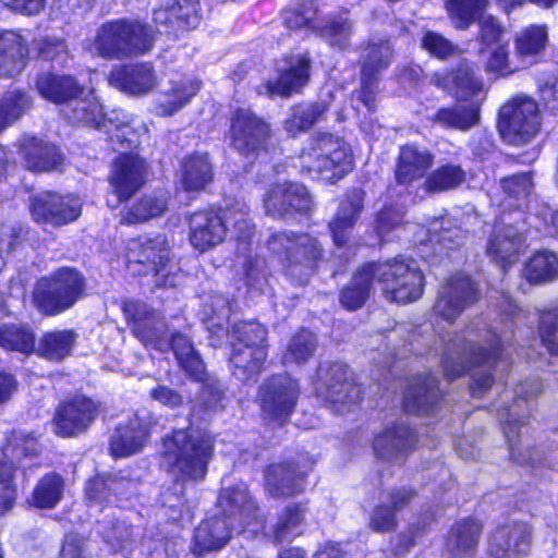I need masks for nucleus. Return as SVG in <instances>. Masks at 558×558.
<instances>
[{
    "mask_svg": "<svg viewBox=\"0 0 558 558\" xmlns=\"http://www.w3.org/2000/svg\"><path fill=\"white\" fill-rule=\"evenodd\" d=\"M215 441L207 432L177 429L162 439L161 463L182 483L203 482L214 457Z\"/></svg>",
    "mask_w": 558,
    "mask_h": 558,
    "instance_id": "obj_1",
    "label": "nucleus"
},
{
    "mask_svg": "<svg viewBox=\"0 0 558 558\" xmlns=\"http://www.w3.org/2000/svg\"><path fill=\"white\" fill-rule=\"evenodd\" d=\"M499 354L500 339L495 333L486 347L464 336L454 335L448 340L441 361L445 376L452 380L473 368L470 389L474 397H481L494 383L492 369Z\"/></svg>",
    "mask_w": 558,
    "mask_h": 558,
    "instance_id": "obj_2",
    "label": "nucleus"
},
{
    "mask_svg": "<svg viewBox=\"0 0 558 558\" xmlns=\"http://www.w3.org/2000/svg\"><path fill=\"white\" fill-rule=\"evenodd\" d=\"M65 105L63 114L70 122L104 130L112 142H120L122 147L124 142L128 143L125 147L137 143L134 128L131 126L133 121L124 112L117 110L105 116L101 105L92 92L75 95Z\"/></svg>",
    "mask_w": 558,
    "mask_h": 558,
    "instance_id": "obj_3",
    "label": "nucleus"
},
{
    "mask_svg": "<svg viewBox=\"0 0 558 558\" xmlns=\"http://www.w3.org/2000/svg\"><path fill=\"white\" fill-rule=\"evenodd\" d=\"M154 40V32L145 24L118 20L98 29L92 50L106 59H122L149 51Z\"/></svg>",
    "mask_w": 558,
    "mask_h": 558,
    "instance_id": "obj_4",
    "label": "nucleus"
},
{
    "mask_svg": "<svg viewBox=\"0 0 558 558\" xmlns=\"http://www.w3.org/2000/svg\"><path fill=\"white\" fill-rule=\"evenodd\" d=\"M85 279L74 268L62 267L39 279L33 290V304L45 316H57L84 295Z\"/></svg>",
    "mask_w": 558,
    "mask_h": 558,
    "instance_id": "obj_5",
    "label": "nucleus"
},
{
    "mask_svg": "<svg viewBox=\"0 0 558 558\" xmlns=\"http://www.w3.org/2000/svg\"><path fill=\"white\" fill-rule=\"evenodd\" d=\"M302 168L318 180L333 183L352 169V156L347 143L331 134H319L301 155Z\"/></svg>",
    "mask_w": 558,
    "mask_h": 558,
    "instance_id": "obj_6",
    "label": "nucleus"
},
{
    "mask_svg": "<svg viewBox=\"0 0 558 558\" xmlns=\"http://www.w3.org/2000/svg\"><path fill=\"white\" fill-rule=\"evenodd\" d=\"M267 245L272 253L284 256L287 274L301 284L307 282L324 254L320 242L308 233H275Z\"/></svg>",
    "mask_w": 558,
    "mask_h": 558,
    "instance_id": "obj_7",
    "label": "nucleus"
},
{
    "mask_svg": "<svg viewBox=\"0 0 558 558\" xmlns=\"http://www.w3.org/2000/svg\"><path fill=\"white\" fill-rule=\"evenodd\" d=\"M371 265L375 282L381 286L389 302L405 304L421 298L424 276L416 260L400 256L383 264Z\"/></svg>",
    "mask_w": 558,
    "mask_h": 558,
    "instance_id": "obj_8",
    "label": "nucleus"
},
{
    "mask_svg": "<svg viewBox=\"0 0 558 558\" xmlns=\"http://www.w3.org/2000/svg\"><path fill=\"white\" fill-rule=\"evenodd\" d=\"M38 453L37 439L23 432H12L0 450V517L15 505L17 488L14 472L28 466L26 460Z\"/></svg>",
    "mask_w": 558,
    "mask_h": 558,
    "instance_id": "obj_9",
    "label": "nucleus"
},
{
    "mask_svg": "<svg viewBox=\"0 0 558 558\" xmlns=\"http://www.w3.org/2000/svg\"><path fill=\"white\" fill-rule=\"evenodd\" d=\"M539 125L537 104L530 97L512 98L499 110V132L511 145L519 146L531 141Z\"/></svg>",
    "mask_w": 558,
    "mask_h": 558,
    "instance_id": "obj_10",
    "label": "nucleus"
},
{
    "mask_svg": "<svg viewBox=\"0 0 558 558\" xmlns=\"http://www.w3.org/2000/svg\"><path fill=\"white\" fill-rule=\"evenodd\" d=\"M318 395L339 413L349 411L361 399V389L353 381L351 372L342 363H332L318 369Z\"/></svg>",
    "mask_w": 558,
    "mask_h": 558,
    "instance_id": "obj_11",
    "label": "nucleus"
},
{
    "mask_svg": "<svg viewBox=\"0 0 558 558\" xmlns=\"http://www.w3.org/2000/svg\"><path fill=\"white\" fill-rule=\"evenodd\" d=\"M299 395L296 380L287 375H275L260 385L257 400L267 420L282 424L293 412Z\"/></svg>",
    "mask_w": 558,
    "mask_h": 558,
    "instance_id": "obj_12",
    "label": "nucleus"
},
{
    "mask_svg": "<svg viewBox=\"0 0 558 558\" xmlns=\"http://www.w3.org/2000/svg\"><path fill=\"white\" fill-rule=\"evenodd\" d=\"M543 392V383L539 380L524 381L518 385L514 390L513 403L499 411L504 433L509 445L511 458L519 463H526L527 459L517 452V445L520 438V427L525 424L530 411L529 400H532Z\"/></svg>",
    "mask_w": 558,
    "mask_h": 558,
    "instance_id": "obj_13",
    "label": "nucleus"
},
{
    "mask_svg": "<svg viewBox=\"0 0 558 558\" xmlns=\"http://www.w3.org/2000/svg\"><path fill=\"white\" fill-rule=\"evenodd\" d=\"M34 220L43 225L61 227L75 221L82 214V201L75 195L43 192L31 199Z\"/></svg>",
    "mask_w": 558,
    "mask_h": 558,
    "instance_id": "obj_14",
    "label": "nucleus"
},
{
    "mask_svg": "<svg viewBox=\"0 0 558 558\" xmlns=\"http://www.w3.org/2000/svg\"><path fill=\"white\" fill-rule=\"evenodd\" d=\"M478 300L475 283L463 274L452 276L434 305L435 315L447 322H453L465 308Z\"/></svg>",
    "mask_w": 558,
    "mask_h": 558,
    "instance_id": "obj_15",
    "label": "nucleus"
},
{
    "mask_svg": "<svg viewBox=\"0 0 558 558\" xmlns=\"http://www.w3.org/2000/svg\"><path fill=\"white\" fill-rule=\"evenodd\" d=\"M532 526L522 521L499 525L488 541V553L494 558H522L530 553Z\"/></svg>",
    "mask_w": 558,
    "mask_h": 558,
    "instance_id": "obj_16",
    "label": "nucleus"
},
{
    "mask_svg": "<svg viewBox=\"0 0 558 558\" xmlns=\"http://www.w3.org/2000/svg\"><path fill=\"white\" fill-rule=\"evenodd\" d=\"M98 415V404L84 396H75L56 410L53 417L56 433L63 437L76 436L85 432Z\"/></svg>",
    "mask_w": 558,
    "mask_h": 558,
    "instance_id": "obj_17",
    "label": "nucleus"
},
{
    "mask_svg": "<svg viewBox=\"0 0 558 558\" xmlns=\"http://www.w3.org/2000/svg\"><path fill=\"white\" fill-rule=\"evenodd\" d=\"M230 132L234 148L243 155L258 150L270 137L269 125L244 108L233 112Z\"/></svg>",
    "mask_w": 558,
    "mask_h": 558,
    "instance_id": "obj_18",
    "label": "nucleus"
},
{
    "mask_svg": "<svg viewBox=\"0 0 558 558\" xmlns=\"http://www.w3.org/2000/svg\"><path fill=\"white\" fill-rule=\"evenodd\" d=\"M147 168L143 159L133 155L119 156L112 166L110 182L117 195L116 203L108 204L117 207L129 199L145 182Z\"/></svg>",
    "mask_w": 558,
    "mask_h": 558,
    "instance_id": "obj_19",
    "label": "nucleus"
},
{
    "mask_svg": "<svg viewBox=\"0 0 558 558\" xmlns=\"http://www.w3.org/2000/svg\"><path fill=\"white\" fill-rule=\"evenodd\" d=\"M125 311L132 315V331L146 347L160 352L170 350L168 328L156 312L146 304H131Z\"/></svg>",
    "mask_w": 558,
    "mask_h": 558,
    "instance_id": "obj_20",
    "label": "nucleus"
},
{
    "mask_svg": "<svg viewBox=\"0 0 558 558\" xmlns=\"http://www.w3.org/2000/svg\"><path fill=\"white\" fill-rule=\"evenodd\" d=\"M189 228L190 243L199 252H206L222 243L228 230L226 219L215 210L194 213L189 219Z\"/></svg>",
    "mask_w": 558,
    "mask_h": 558,
    "instance_id": "obj_21",
    "label": "nucleus"
},
{
    "mask_svg": "<svg viewBox=\"0 0 558 558\" xmlns=\"http://www.w3.org/2000/svg\"><path fill=\"white\" fill-rule=\"evenodd\" d=\"M218 507L223 514L221 518L239 529L252 525L257 517L255 501L243 483L222 489L218 498Z\"/></svg>",
    "mask_w": 558,
    "mask_h": 558,
    "instance_id": "obj_22",
    "label": "nucleus"
},
{
    "mask_svg": "<svg viewBox=\"0 0 558 558\" xmlns=\"http://www.w3.org/2000/svg\"><path fill=\"white\" fill-rule=\"evenodd\" d=\"M126 258L130 264L144 265L147 268L146 272L159 274L169 259L167 238L157 234L153 238L141 236L131 240L128 244Z\"/></svg>",
    "mask_w": 558,
    "mask_h": 558,
    "instance_id": "obj_23",
    "label": "nucleus"
},
{
    "mask_svg": "<svg viewBox=\"0 0 558 558\" xmlns=\"http://www.w3.org/2000/svg\"><path fill=\"white\" fill-rule=\"evenodd\" d=\"M264 203L268 214L284 217L293 211L306 213L311 208L312 201L304 185L286 182L272 187Z\"/></svg>",
    "mask_w": 558,
    "mask_h": 558,
    "instance_id": "obj_24",
    "label": "nucleus"
},
{
    "mask_svg": "<svg viewBox=\"0 0 558 558\" xmlns=\"http://www.w3.org/2000/svg\"><path fill=\"white\" fill-rule=\"evenodd\" d=\"M203 19L199 0H166L154 11V22L169 32L174 26L196 28Z\"/></svg>",
    "mask_w": 558,
    "mask_h": 558,
    "instance_id": "obj_25",
    "label": "nucleus"
},
{
    "mask_svg": "<svg viewBox=\"0 0 558 558\" xmlns=\"http://www.w3.org/2000/svg\"><path fill=\"white\" fill-rule=\"evenodd\" d=\"M434 154L425 147L407 144L400 147L395 177L399 184L410 185L425 178L434 165Z\"/></svg>",
    "mask_w": 558,
    "mask_h": 558,
    "instance_id": "obj_26",
    "label": "nucleus"
},
{
    "mask_svg": "<svg viewBox=\"0 0 558 558\" xmlns=\"http://www.w3.org/2000/svg\"><path fill=\"white\" fill-rule=\"evenodd\" d=\"M415 444V434L407 425L399 424L386 428L376 436L374 450L377 457L383 460L402 463Z\"/></svg>",
    "mask_w": 558,
    "mask_h": 558,
    "instance_id": "obj_27",
    "label": "nucleus"
},
{
    "mask_svg": "<svg viewBox=\"0 0 558 558\" xmlns=\"http://www.w3.org/2000/svg\"><path fill=\"white\" fill-rule=\"evenodd\" d=\"M311 59L306 54L288 57L279 70V76L266 85L271 95L289 96L298 93L310 80Z\"/></svg>",
    "mask_w": 558,
    "mask_h": 558,
    "instance_id": "obj_28",
    "label": "nucleus"
},
{
    "mask_svg": "<svg viewBox=\"0 0 558 558\" xmlns=\"http://www.w3.org/2000/svg\"><path fill=\"white\" fill-rule=\"evenodd\" d=\"M522 246L523 236L515 226L498 223L489 236L487 254L505 269L517 260Z\"/></svg>",
    "mask_w": 558,
    "mask_h": 558,
    "instance_id": "obj_29",
    "label": "nucleus"
},
{
    "mask_svg": "<svg viewBox=\"0 0 558 558\" xmlns=\"http://www.w3.org/2000/svg\"><path fill=\"white\" fill-rule=\"evenodd\" d=\"M110 83L125 93L144 95L156 86L157 77L150 64L137 63L112 70Z\"/></svg>",
    "mask_w": 558,
    "mask_h": 558,
    "instance_id": "obj_30",
    "label": "nucleus"
},
{
    "mask_svg": "<svg viewBox=\"0 0 558 558\" xmlns=\"http://www.w3.org/2000/svg\"><path fill=\"white\" fill-rule=\"evenodd\" d=\"M483 525L475 519L458 521L447 536L445 551L449 558H471L477 548Z\"/></svg>",
    "mask_w": 558,
    "mask_h": 558,
    "instance_id": "obj_31",
    "label": "nucleus"
},
{
    "mask_svg": "<svg viewBox=\"0 0 558 558\" xmlns=\"http://www.w3.org/2000/svg\"><path fill=\"white\" fill-rule=\"evenodd\" d=\"M305 475L293 463L270 465L265 473V486L274 497H291L304 489Z\"/></svg>",
    "mask_w": 558,
    "mask_h": 558,
    "instance_id": "obj_32",
    "label": "nucleus"
},
{
    "mask_svg": "<svg viewBox=\"0 0 558 558\" xmlns=\"http://www.w3.org/2000/svg\"><path fill=\"white\" fill-rule=\"evenodd\" d=\"M267 357L266 345L232 343L230 363L233 375L241 381L255 379L262 372Z\"/></svg>",
    "mask_w": 558,
    "mask_h": 558,
    "instance_id": "obj_33",
    "label": "nucleus"
},
{
    "mask_svg": "<svg viewBox=\"0 0 558 558\" xmlns=\"http://www.w3.org/2000/svg\"><path fill=\"white\" fill-rule=\"evenodd\" d=\"M199 87L198 81L187 76L170 81L169 86L157 98V112L161 116L174 114L191 101Z\"/></svg>",
    "mask_w": 558,
    "mask_h": 558,
    "instance_id": "obj_34",
    "label": "nucleus"
},
{
    "mask_svg": "<svg viewBox=\"0 0 558 558\" xmlns=\"http://www.w3.org/2000/svg\"><path fill=\"white\" fill-rule=\"evenodd\" d=\"M238 529L233 523L221 517L207 519L195 530L194 550L199 555L218 550L228 543L232 531Z\"/></svg>",
    "mask_w": 558,
    "mask_h": 558,
    "instance_id": "obj_35",
    "label": "nucleus"
},
{
    "mask_svg": "<svg viewBox=\"0 0 558 558\" xmlns=\"http://www.w3.org/2000/svg\"><path fill=\"white\" fill-rule=\"evenodd\" d=\"M430 82L452 93L459 100H466L470 96L483 90V84L469 64H462L452 73H434Z\"/></svg>",
    "mask_w": 558,
    "mask_h": 558,
    "instance_id": "obj_36",
    "label": "nucleus"
},
{
    "mask_svg": "<svg viewBox=\"0 0 558 558\" xmlns=\"http://www.w3.org/2000/svg\"><path fill=\"white\" fill-rule=\"evenodd\" d=\"M148 439L146 425L134 416L128 424L117 428L111 437L110 450L116 458H124L137 453L143 449Z\"/></svg>",
    "mask_w": 558,
    "mask_h": 558,
    "instance_id": "obj_37",
    "label": "nucleus"
},
{
    "mask_svg": "<svg viewBox=\"0 0 558 558\" xmlns=\"http://www.w3.org/2000/svg\"><path fill=\"white\" fill-rule=\"evenodd\" d=\"M363 197L362 191L354 190L341 202L335 219L329 223L336 245L342 246L347 243L351 230L363 209Z\"/></svg>",
    "mask_w": 558,
    "mask_h": 558,
    "instance_id": "obj_38",
    "label": "nucleus"
},
{
    "mask_svg": "<svg viewBox=\"0 0 558 558\" xmlns=\"http://www.w3.org/2000/svg\"><path fill=\"white\" fill-rule=\"evenodd\" d=\"M548 41V32L545 25H530L514 36V57L523 68L537 61Z\"/></svg>",
    "mask_w": 558,
    "mask_h": 558,
    "instance_id": "obj_39",
    "label": "nucleus"
},
{
    "mask_svg": "<svg viewBox=\"0 0 558 558\" xmlns=\"http://www.w3.org/2000/svg\"><path fill=\"white\" fill-rule=\"evenodd\" d=\"M439 397L440 393L435 377H418L405 390L403 405L408 412L426 414L434 409Z\"/></svg>",
    "mask_w": 558,
    "mask_h": 558,
    "instance_id": "obj_40",
    "label": "nucleus"
},
{
    "mask_svg": "<svg viewBox=\"0 0 558 558\" xmlns=\"http://www.w3.org/2000/svg\"><path fill=\"white\" fill-rule=\"evenodd\" d=\"M35 88L44 99L53 104H65L73 96L84 94V88L72 76L53 73H40Z\"/></svg>",
    "mask_w": 558,
    "mask_h": 558,
    "instance_id": "obj_41",
    "label": "nucleus"
},
{
    "mask_svg": "<svg viewBox=\"0 0 558 558\" xmlns=\"http://www.w3.org/2000/svg\"><path fill=\"white\" fill-rule=\"evenodd\" d=\"M393 58V47L388 38L373 36L368 39L361 56V74L380 77Z\"/></svg>",
    "mask_w": 558,
    "mask_h": 558,
    "instance_id": "obj_42",
    "label": "nucleus"
},
{
    "mask_svg": "<svg viewBox=\"0 0 558 558\" xmlns=\"http://www.w3.org/2000/svg\"><path fill=\"white\" fill-rule=\"evenodd\" d=\"M480 120L478 105L471 104H456L451 107H444L437 110L432 118L434 123H437L447 129H454L466 131L477 124Z\"/></svg>",
    "mask_w": 558,
    "mask_h": 558,
    "instance_id": "obj_43",
    "label": "nucleus"
},
{
    "mask_svg": "<svg viewBox=\"0 0 558 558\" xmlns=\"http://www.w3.org/2000/svg\"><path fill=\"white\" fill-rule=\"evenodd\" d=\"M26 166L33 171H50L62 163V156L57 147L40 140L32 138L23 145Z\"/></svg>",
    "mask_w": 558,
    "mask_h": 558,
    "instance_id": "obj_44",
    "label": "nucleus"
},
{
    "mask_svg": "<svg viewBox=\"0 0 558 558\" xmlns=\"http://www.w3.org/2000/svg\"><path fill=\"white\" fill-rule=\"evenodd\" d=\"M25 56L26 48L19 34L10 31L0 33V75L19 73Z\"/></svg>",
    "mask_w": 558,
    "mask_h": 558,
    "instance_id": "obj_45",
    "label": "nucleus"
},
{
    "mask_svg": "<svg viewBox=\"0 0 558 558\" xmlns=\"http://www.w3.org/2000/svg\"><path fill=\"white\" fill-rule=\"evenodd\" d=\"M374 282L375 276L372 265H364L355 272L348 287L342 290L341 304L349 310L361 307L369 296Z\"/></svg>",
    "mask_w": 558,
    "mask_h": 558,
    "instance_id": "obj_46",
    "label": "nucleus"
},
{
    "mask_svg": "<svg viewBox=\"0 0 558 558\" xmlns=\"http://www.w3.org/2000/svg\"><path fill=\"white\" fill-rule=\"evenodd\" d=\"M168 339L181 368L193 379L202 380L205 367L189 337L177 332L168 335Z\"/></svg>",
    "mask_w": 558,
    "mask_h": 558,
    "instance_id": "obj_47",
    "label": "nucleus"
},
{
    "mask_svg": "<svg viewBox=\"0 0 558 558\" xmlns=\"http://www.w3.org/2000/svg\"><path fill=\"white\" fill-rule=\"evenodd\" d=\"M182 185L187 191L205 189L213 180V166L207 154H196L186 158L182 168Z\"/></svg>",
    "mask_w": 558,
    "mask_h": 558,
    "instance_id": "obj_48",
    "label": "nucleus"
},
{
    "mask_svg": "<svg viewBox=\"0 0 558 558\" xmlns=\"http://www.w3.org/2000/svg\"><path fill=\"white\" fill-rule=\"evenodd\" d=\"M524 278L531 283H547L558 278V257L549 251L535 253L523 268Z\"/></svg>",
    "mask_w": 558,
    "mask_h": 558,
    "instance_id": "obj_49",
    "label": "nucleus"
},
{
    "mask_svg": "<svg viewBox=\"0 0 558 558\" xmlns=\"http://www.w3.org/2000/svg\"><path fill=\"white\" fill-rule=\"evenodd\" d=\"M75 341L76 333L73 330L47 332L39 340L37 353L51 361H61L71 354Z\"/></svg>",
    "mask_w": 558,
    "mask_h": 558,
    "instance_id": "obj_50",
    "label": "nucleus"
},
{
    "mask_svg": "<svg viewBox=\"0 0 558 558\" xmlns=\"http://www.w3.org/2000/svg\"><path fill=\"white\" fill-rule=\"evenodd\" d=\"M306 508L303 505L290 504L278 515L272 527V537L277 543L289 542L301 534L305 520Z\"/></svg>",
    "mask_w": 558,
    "mask_h": 558,
    "instance_id": "obj_51",
    "label": "nucleus"
},
{
    "mask_svg": "<svg viewBox=\"0 0 558 558\" xmlns=\"http://www.w3.org/2000/svg\"><path fill=\"white\" fill-rule=\"evenodd\" d=\"M168 206V197L165 193L154 196H145L131 208L122 213L121 222L126 225L145 222L151 218L161 216Z\"/></svg>",
    "mask_w": 558,
    "mask_h": 558,
    "instance_id": "obj_52",
    "label": "nucleus"
},
{
    "mask_svg": "<svg viewBox=\"0 0 558 558\" xmlns=\"http://www.w3.org/2000/svg\"><path fill=\"white\" fill-rule=\"evenodd\" d=\"M32 106L33 99L26 92H7L0 99V132L16 122Z\"/></svg>",
    "mask_w": 558,
    "mask_h": 558,
    "instance_id": "obj_53",
    "label": "nucleus"
},
{
    "mask_svg": "<svg viewBox=\"0 0 558 558\" xmlns=\"http://www.w3.org/2000/svg\"><path fill=\"white\" fill-rule=\"evenodd\" d=\"M36 337L32 328L24 325L0 327V347L8 351L31 354L35 351Z\"/></svg>",
    "mask_w": 558,
    "mask_h": 558,
    "instance_id": "obj_54",
    "label": "nucleus"
},
{
    "mask_svg": "<svg viewBox=\"0 0 558 558\" xmlns=\"http://www.w3.org/2000/svg\"><path fill=\"white\" fill-rule=\"evenodd\" d=\"M317 29L319 35L327 40L329 45L341 50L349 47L353 27L345 14L327 16L322 24L317 26Z\"/></svg>",
    "mask_w": 558,
    "mask_h": 558,
    "instance_id": "obj_55",
    "label": "nucleus"
},
{
    "mask_svg": "<svg viewBox=\"0 0 558 558\" xmlns=\"http://www.w3.org/2000/svg\"><path fill=\"white\" fill-rule=\"evenodd\" d=\"M328 110L326 102L299 105L292 109V114L284 121V130L295 135L308 130L314 123L320 121Z\"/></svg>",
    "mask_w": 558,
    "mask_h": 558,
    "instance_id": "obj_56",
    "label": "nucleus"
},
{
    "mask_svg": "<svg viewBox=\"0 0 558 558\" xmlns=\"http://www.w3.org/2000/svg\"><path fill=\"white\" fill-rule=\"evenodd\" d=\"M465 181V172L458 165L447 163L432 171L424 181L428 193L457 189Z\"/></svg>",
    "mask_w": 558,
    "mask_h": 558,
    "instance_id": "obj_57",
    "label": "nucleus"
},
{
    "mask_svg": "<svg viewBox=\"0 0 558 558\" xmlns=\"http://www.w3.org/2000/svg\"><path fill=\"white\" fill-rule=\"evenodd\" d=\"M316 348V336L307 329H301L288 342L282 361L284 364L305 363L314 355Z\"/></svg>",
    "mask_w": 558,
    "mask_h": 558,
    "instance_id": "obj_58",
    "label": "nucleus"
},
{
    "mask_svg": "<svg viewBox=\"0 0 558 558\" xmlns=\"http://www.w3.org/2000/svg\"><path fill=\"white\" fill-rule=\"evenodd\" d=\"M64 483L60 475H45L35 486L32 504L37 508H53L61 500Z\"/></svg>",
    "mask_w": 558,
    "mask_h": 558,
    "instance_id": "obj_59",
    "label": "nucleus"
},
{
    "mask_svg": "<svg viewBox=\"0 0 558 558\" xmlns=\"http://www.w3.org/2000/svg\"><path fill=\"white\" fill-rule=\"evenodd\" d=\"M488 0H447L446 8L458 28H468L486 9Z\"/></svg>",
    "mask_w": 558,
    "mask_h": 558,
    "instance_id": "obj_60",
    "label": "nucleus"
},
{
    "mask_svg": "<svg viewBox=\"0 0 558 558\" xmlns=\"http://www.w3.org/2000/svg\"><path fill=\"white\" fill-rule=\"evenodd\" d=\"M267 330L264 326L255 322H240L234 324L229 331V338L232 343H243L244 345H266Z\"/></svg>",
    "mask_w": 558,
    "mask_h": 558,
    "instance_id": "obj_61",
    "label": "nucleus"
},
{
    "mask_svg": "<svg viewBox=\"0 0 558 558\" xmlns=\"http://www.w3.org/2000/svg\"><path fill=\"white\" fill-rule=\"evenodd\" d=\"M500 187L507 197L517 202L524 201L533 192L532 172H523L500 180Z\"/></svg>",
    "mask_w": 558,
    "mask_h": 558,
    "instance_id": "obj_62",
    "label": "nucleus"
},
{
    "mask_svg": "<svg viewBox=\"0 0 558 558\" xmlns=\"http://www.w3.org/2000/svg\"><path fill=\"white\" fill-rule=\"evenodd\" d=\"M225 219L227 225L232 223L239 240L246 241L253 235L254 225L248 217V207L245 204L236 203L227 208Z\"/></svg>",
    "mask_w": 558,
    "mask_h": 558,
    "instance_id": "obj_63",
    "label": "nucleus"
},
{
    "mask_svg": "<svg viewBox=\"0 0 558 558\" xmlns=\"http://www.w3.org/2000/svg\"><path fill=\"white\" fill-rule=\"evenodd\" d=\"M538 332L548 352L558 355V308L542 314Z\"/></svg>",
    "mask_w": 558,
    "mask_h": 558,
    "instance_id": "obj_64",
    "label": "nucleus"
}]
</instances>
